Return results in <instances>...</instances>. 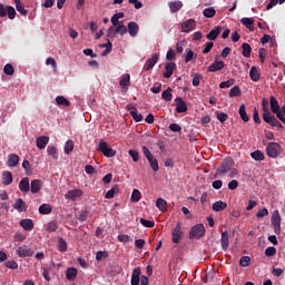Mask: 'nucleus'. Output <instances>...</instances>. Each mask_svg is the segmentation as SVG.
Segmentation results:
<instances>
[{"label":"nucleus","instance_id":"64","mask_svg":"<svg viewBox=\"0 0 285 285\" xmlns=\"http://www.w3.org/2000/svg\"><path fill=\"white\" fill-rule=\"evenodd\" d=\"M169 130H171V132H181V126H179L178 124H170L169 125Z\"/></svg>","mask_w":285,"mask_h":285},{"label":"nucleus","instance_id":"4","mask_svg":"<svg viewBox=\"0 0 285 285\" xmlns=\"http://www.w3.org/2000/svg\"><path fill=\"white\" fill-rule=\"evenodd\" d=\"M267 157H272V159H276L282 154V146L277 142H269L266 147Z\"/></svg>","mask_w":285,"mask_h":285},{"label":"nucleus","instance_id":"41","mask_svg":"<svg viewBox=\"0 0 285 285\" xmlns=\"http://www.w3.org/2000/svg\"><path fill=\"white\" fill-rule=\"evenodd\" d=\"M272 112H279V101H277L273 96L269 98Z\"/></svg>","mask_w":285,"mask_h":285},{"label":"nucleus","instance_id":"28","mask_svg":"<svg viewBox=\"0 0 285 285\" xmlns=\"http://www.w3.org/2000/svg\"><path fill=\"white\" fill-rule=\"evenodd\" d=\"M168 7L170 12L175 13V12H179V10L184 8V3L181 1L169 2Z\"/></svg>","mask_w":285,"mask_h":285},{"label":"nucleus","instance_id":"2","mask_svg":"<svg viewBox=\"0 0 285 285\" xmlns=\"http://www.w3.org/2000/svg\"><path fill=\"white\" fill-rule=\"evenodd\" d=\"M262 106H263V120L265 124H269V126H273L274 128H284L279 120L271 114V110H268V100L266 98H263L262 100Z\"/></svg>","mask_w":285,"mask_h":285},{"label":"nucleus","instance_id":"33","mask_svg":"<svg viewBox=\"0 0 285 285\" xmlns=\"http://www.w3.org/2000/svg\"><path fill=\"white\" fill-rule=\"evenodd\" d=\"M114 28H115V32H117V35H120V37H124V35L128 32V27H126L124 22H120L119 24L114 26Z\"/></svg>","mask_w":285,"mask_h":285},{"label":"nucleus","instance_id":"58","mask_svg":"<svg viewBox=\"0 0 285 285\" xmlns=\"http://www.w3.org/2000/svg\"><path fill=\"white\" fill-rule=\"evenodd\" d=\"M118 242L128 244V242H132V238L127 234H121V235H118Z\"/></svg>","mask_w":285,"mask_h":285},{"label":"nucleus","instance_id":"31","mask_svg":"<svg viewBox=\"0 0 285 285\" xmlns=\"http://www.w3.org/2000/svg\"><path fill=\"white\" fill-rule=\"evenodd\" d=\"M47 153H48L49 157H52V159H55V161H57V159H59V149H57L56 146H48Z\"/></svg>","mask_w":285,"mask_h":285},{"label":"nucleus","instance_id":"32","mask_svg":"<svg viewBox=\"0 0 285 285\" xmlns=\"http://www.w3.org/2000/svg\"><path fill=\"white\" fill-rule=\"evenodd\" d=\"M262 75L259 73V71L257 70V67H252L249 70V78L252 79V81H259Z\"/></svg>","mask_w":285,"mask_h":285},{"label":"nucleus","instance_id":"18","mask_svg":"<svg viewBox=\"0 0 285 285\" xmlns=\"http://www.w3.org/2000/svg\"><path fill=\"white\" fill-rule=\"evenodd\" d=\"M19 190H21L24 195L30 193V178L24 177L19 183Z\"/></svg>","mask_w":285,"mask_h":285},{"label":"nucleus","instance_id":"27","mask_svg":"<svg viewBox=\"0 0 285 285\" xmlns=\"http://www.w3.org/2000/svg\"><path fill=\"white\" fill-rule=\"evenodd\" d=\"M41 186H42V183L40 179L32 180L31 187H30V191L32 193V195H37V193H39V190H41Z\"/></svg>","mask_w":285,"mask_h":285},{"label":"nucleus","instance_id":"48","mask_svg":"<svg viewBox=\"0 0 285 285\" xmlns=\"http://www.w3.org/2000/svg\"><path fill=\"white\" fill-rule=\"evenodd\" d=\"M58 249L60 250V253H66V250H68V243H66V239H58Z\"/></svg>","mask_w":285,"mask_h":285},{"label":"nucleus","instance_id":"3","mask_svg":"<svg viewBox=\"0 0 285 285\" xmlns=\"http://www.w3.org/2000/svg\"><path fill=\"white\" fill-rule=\"evenodd\" d=\"M204 235H206V227H204V224H196L189 232V239H202Z\"/></svg>","mask_w":285,"mask_h":285},{"label":"nucleus","instance_id":"50","mask_svg":"<svg viewBox=\"0 0 285 285\" xmlns=\"http://www.w3.org/2000/svg\"><path fill=\"white\" fill-rule=\"evenodd\" d=\"M239 95H242V89H239V86H234L229 90V97H239Z\"/></svg>","mask_w":285,"mask_h":285},{"label":"nucleus","instance_id":"1","mask_svg":"<svg viewBox=\"0 0 285 285\" xmlns=\"http://www.w3.org/2000/svg\"><path fill=\"white\" fill-rule=\"evenodd\" d=\"M217 177H235L237 175V169L235 168V161L233 158H225L219 167L216 169Z\"/></svg>","mask_w":285,"mask_h":285},{"label":"nucleus","instance_id":"55","mask_svg":"<svg viewBox=\"0 0 285 285\" xmlns=\"http://www.w3.org/2000/svg\"><path fill=\"white\" fill-rule=\"evenodd\" d=\"M265 255H266V257H275V255H277V248H275V247H267L265 249Z\"/></svg>","mask_w":285,"mask_h":285},{"label":"nucleus","instance_id":"14","mask_svg":"<svg viewBox=\"0 0 285 285\" xmlns=\"http://www.w3.org/2000/svg\"><path fill=\"white\" fill-rule=\"evenodd\" d=\"M176 104V112H187L188 111V105H186V101L181 97H177L175 99Z\"/></svg>","mask_w":285,"mask_h":285},{"label":"nucleus","instance_id":"17","mask_svg":"<svg viewBox=\"0 0 285 285\" xmlns=\"http://www.w3.org/2000/svg\"><path fill=\"white\" fill-rule=\"evenodd\" d=\"M50 142V137L48 136H39L36 139V146L39 148V150H45L46 146Z\"/></svg>","mask_w":285,"mask_h":285},{"label":"nucleus","instance_id":"5","mask_svg":"<svg viewBox=\"0 0 285 285\" xmlns=\"http://www.w3.org/2000/svg\"><path fill=\"white\" fill-rule=\"evenodd\" d=\"M272 226L274 228V233L279 235L282 233V216H279V210H274L272 215Z\"/></svg>","mask_w":285,"mask_h":285},{"label":"nucleus","instance_id":"44","mask_svg":"<svg viewBox=\"0 0 285 285\" xmlns=\"http://www.w3.org/2000/svg\"><path fill=\"white\" fill-rule=\"evenodd\" d=\"M243 48V57H250V52H253V48L250 47V45H248V42H244L242 45Z\"/></svg>","mask_w":285,"mask_h":285},{"label":"nucleus","instance_id":"6","mask_svg":"<svg viewBox=\"0 0 285 285\" xmlns=\"http://www.w3.org/2000/svg\"><path fill=\"white\" fill-rule=\"evenodd\" d=\"M98 150L102 153L105 157H115L117 155V151L108 146V142L100 140Z\"/></svg>","mask_w":285,"mask_h":285},{"label":"nucleus","instance_id":"30","mask_svg":"<svg viewBox=\"0 0 285 285\" xmlns=\"http://www.w3.org/2000/svg\"><path fill=\"white\" fill-rule=\"evenodd\" d=\"M238 114L240 119H243V121H245V124H248V121H250V118L248 117V114H246V105H240L239 109H238Z\"/></svg>","mask_w":285,"mask_h":285},{"label":"nucleus","instance_id":"34","mask_svg":"<svg viewBox=\"0 0 285 285\" xmlns=\"http://www.w3.org/2000/svg\"><path fill=\"white\" fill-rule=\"evenodd\" d=\"M2 184L3 186H10V184H12V173L10 171L2 173Z\"/></svg>","mask_w":285,"mask_h":285},{"label":"nucleus","instance_id":"25","mask_svg":"<svg viewBox=\"0 0 285 285\" xmlns=\"http://www.w3.org/2000/svg\"><path fill=\"white\" fill-rule=\"evenodd\" d=\"M240 23L247 28V30H250L252 32L255 30L253 26L255 24L254 18H242Z\"/></svg>","mask_w":285,"mask_h":285},{"label":"nucleus","instance_id":"23","mask_svg":"<svg viewBox=\"0 0 285 285\" xmlns=\"http://www.w3.org/2000/svg\"><path fill=\"white\" fill-rule=\"evenodd\" d=\"M220 33L222 27H216L215 29L210 30L209 33H207L206 39H208V41H215Z\"/></svg>","mask_w":285,"mask_h":285},{"label":"nucleus","instance_id":"37","mask_svg":"<svg viewBox=\"0 0 285 285\" xmlns=\"http://www.w3.org/2000/svg\"><path fill=\"white\" fill-rule=\"evenodd\" d=\"M203 14L206 19H213V17H215V14H217V11L215 10L214 7H208V8L204 9Z\"/></svg>","mask_w":285,"mask_h":285},{"label":"nucleus","instance_id":"52","mask_svg":"<svg viewBox=\"0 0 285 285\" xmlns=\"http://www.w3.org/2000/svg\"><path fill=\"white\" fill-rule=\"evenodd\" d=\"M57 228H59V226L57 225V222L52 220V222H49L47 224V230L48 233H56Z\"/></svg>","mask_w":285,"mask_h":285},{"label":"nucleus","instance_id":"47","mask_svg":"<svg viewBox=\"0 0 285 285\" xmlns=\"http://www.w3.org/2000/svg\"><path fill=\"white\" fill-rule=\"evenodd\" d=\"M250 157L252 159H255V161H264V153L261 150L253 151Z\"/></svg>","mask_w":285,"mask_h":285},{"label":"nucleus","instance_id":"24","mask_svg":"<svg viewBox=\"0 0 285 285\" xmlns=\"http://www.w3.org/2000/svg\"><path fill=\"white\" fill-rule=\"evenodd\" d=\"M139 277H141V268L136 267L131 273V285H139Z\"/></svg>","mask_w":285,"mask_h":285},{"label":"nucleus","instance_id":"16","mask_svg":"<svg viewBox=\"0 0 285 285\" xmlns=\"http://www.w3.org/2000/svg\"><path fill=\"white\" fill-rule=\"evenodd\" d=\"M12 208L18 210V213H26L28 210V206L26 205V202H23V198H17Z\"/></svg>","mask_w":285,"mask_h":285},{"label":"nucleus","instance_id":"8","mask_svg":"<svg viewBox=\"0 0 285 285\" xmlns=\"http://www.w3.org/2000/svg\"><path fill=\"white\" fill-rule=\"evenodd\" d=\"M157 61H159V53H153V56L146 60L142 70L146 72H148V70H153Z\"/></svg>","mask_w":285,"mask_h":285},{"label":"nucleus","instance_id":"10","mask_svg":"<svg viewBox=\"0 0 285 285\" xmlns=\"http://www.w3.org/2000/svg\"><path fill=\"white\" fill-rule=\"evenodd\" d=\"M195 26H197V22L195 19L190 18L187 21L180 23L181 32H193V30H195Z\"/></svg>","mask_w":285,"mask_h":285},{"label":"nucleus","instance_id":"21","mask_svg":"<svg viewBox=\"0 0 285 285\" xmlns=\"http://www.w3.org/2000/svg\"><path fill=\"white\" fill-rule=\"evenodd\" d=\"M19 225L21 226V228H23V230H28V232L35 228V223L30 218L21 219Z\"/></svg>","mask_w":285,"mask_h":285},{"label":"nucleus","instance_id":"54","mask_svg":"<svg viewBox=\"0 0 285 285\" xmlns=\"http://www.w3.org/2000/svg\"><path fill=\"white\" fill-rule=\"evenodd\" d=\"M216 117L218 119V121H220V124H226V121L228 120V115L225 112H216Z\"/></svg>","mask_w":285,"mask_h":285},{"label":"nucleus","instance_id":"43","mask_svg":"<svg viewBox=\"0 0 285 285\" xmlns=\"http://www.w3.org/2000/svg\"><path fill=\"white\" fill-rule=\"evenodd\" d=\"M161 98L165 101H173V88L168 87L165 91H163Z\"/></svg>","mask_w":285,"mask_h":285},{"label":"nucleus","instance_id":"42","mask_svg":"<svg viewBox=\"0 0 285 285\" xmlns=\"http://www.w3.org/2000/svg\"><path fill=\"white\" fill-rule=\"evenodd\" d=\"M39 213L40 215H50V213H52V206L49 204H42L39 207Z\"/></svg>","mask_w":285,"mask_h":285},{"label":"nucleus","instance_id":"29","mask_svg":"<svg viewBox=\"0 0 285 285\" xmlns=\"http://www.w3.org/2000/svg\"><path fill=\"white\" fill-rule=\"evenodd\" d=\"M66 278L69 282H75L77 279V268L75 267L67 268Z\"/></svg>","mask_w":285,"mask_h":285},{"label":"nucleus","instance_id":"60","mask_svg":"<svg viewBox=\"0 0 285 285\" xmlns=\"http://www.w3.org/2000/svg\"><path fill=\"white\" fill-rule=\"evenodd\" d=\"M139 199H141V191H139V189H134L131 194V200L139 202Z\"/></svg>","mask_w":285,"mask_h":285},{"label":"nucleus","instance_id":"26","mask_svg":"<svg viewBox=\"0 0 285 285\" xmlns=\"http://www.w3.org/2000/svg\"><path fill=\"white\" fill-rule=\"evenodd\" d=\"M81 195H83L81 189H71L65 195V197L66 199H77V197H81Z\"/></svg>","mask_w":285,"mask_h":285},{"label":"nucleus","instance_id":"12","mask_svg":"<svg viewBox=\"0 0 285 285\" xmlns=\"http://www.w3.org/2000/svg\"><path fill=\"white\" fill-rule=\"evenodd\" d=\"M17 255L18 257H32V255H35V252L31 248H28V246L23 245L18 247Z\"/></svg>","mask_w":285,"mask_h":285},{"label":"nucleus","instance_id":"15","mask_svg":"<svg viewBox=\"0 0 285 285\" xmlns=\"http://www.w3.org/2000/svg\"><path fill=\"white\" fill-rule=\"evenodd\" d=\"M127 32H129V36L135 38L139 35V24L135 21H130L127 24Z\"/></svg>","mask_w":285,"mask_h":285},{"label":"nucleus","instance_id":"49","mask_svg":"<svg viewBox=\"0 0 285 285\" xmlns=\"http://www.w3.org/2000/svg\"><path fill=\"white\" fill-rule=\"evenodd\" d=\"M7 14H8V19H14V17H17V10L14 9V7L12 6H7Z\"/></svg>","mask_w":285,"mask_h":285},{"label":"nucleus","instance_id":"46","mask_svg":"<svg viewBox=\"0 0 285 285\" xmlns=\"http://www.w3.org/2000/svg\"><path fill=\"white\" fill-rule=\"evenodd\" d=\"M167 206H168V203L164 198H158L156 200V207L158 208V210H161L164 213Z\"/></svg>","mask_w":285,"mask_h":285},{"label":"nucleus","instance_id":"57","mask_svg":"<svg viewBox=\"0 0 285 285\" xmlns=\"http://www.w3.org/2000/svg\"><path fill=\"white\" fill-rule=\"evenodd\" d=\"M239 264L240 266H243V268L248 267V265L250 264V256L240 257Z\"/></svg>","mask_w":285,"mask_h":285},{"label":"nucleus","instance_id":"62","mask_svg":"<svg viewBox=\"0 0 285 285\" xmlns=\"http://www.w3.org/2000/svg\"><path fill=\"white\" fill-rule=\"evenodd\" d=\"M235 83V79H229L227 81H223L219 83V88L224 89V88H230V86H233Z\"/></svg>","mask_w":285,"mask_h":285},{"label":"nucleus","instance_id":"45","mask_svg":"<svg viewBox=\"0 0 285 285\" xmlns=\"http://www.w3.org/2000/svg\"><path fill=\"white\" fill-rule=\"evenodd\" d=\"M63 150L66 155H70V153L75 150V142L72 140H67Z\"/></svg>","mask_w":285,"mask_h":285},{"label":"nucleus","instance_id":"13","mask_svg":"<svg viewBox=\"0 0 285 285\" xmlns=\"http://www.w3.org/2000/svg\"><path fill=\"white\" fill-rule=\"evenodd\" d=\"M165 72H164V78L165 79H170L173 77V72H175V70H177V63L175 62H167L165 65Z\"/></svg>","mask_w":285,"mask_h":285},{"label":"nucleus","instance_id":"39","mask_svg":"<svg viewBox=\"0 0 285 285\" xmlns=\"http://www.w3.org/2000/svg\"><path fill=\"white\" fill-rule=\"evenodd\" d=\"M118 193H119V185H116L106 193L105 199H112L115 195H117Z\"/></svg>","mask_w":285,"mask_h":285},{"label":"nucleus","instance_id":"61","mask_svg":"<svg viewBox=\"0 0 285 285\" xmlns=\"http://www.w3.org/2000/svg\"><path fill=\"white\" fill-rule=\"evenodd\" d=\"M200 82H202V73H195L191 81L193 86L197 88V86H199Z\"/></svg>","mask_w":285,"mask_h":285},{"label":"nucleus","instance_id":"63","mask_svg":"<svg viewBox=\"0 0 285 285\" xmlns=\"http://www.w3.org/2000/svg\"><path fill=\"white\" fill-rule=\"evenodd\" d=\"M256 217L258 219H262L264 217H268V210L266 208H263L256 213Z\"/></svg>","mask_w":285,"mask_h":285},{"label":"nucleus","instance_id":"20","mask_svg":"<svg viewBox=\"0 0 285 285\" xmlns=\"http://www.w3.org/2000/svg\"><path fill=\"white\" fill-rule=\"evenodd\" d=\"M226 65L224 63V61L222 60H216L214 61L209 67H208V71L209 72H219V70H224V67Z\"/></svg>","mask_w":285,"mask_h":285},{"label":"nucleus","instance_id":"51","mask_svg":"<svg viewBox=\"0 0 285 285\" xmlns=\"http://www.w3.org/2000/svg\"><path fill=\"white\" fill-rule=\"evenodd\" d=\"M4 75H8L9 77H12L14 75V67H12L11 63H7L3 69Z\"/></svg>","mask_w":285,"mask_h":285},{"label":"nucleus","instance_id":"19","mask_svg":"<svg viewBox=\"0 0 285 285\" xmlns=\"http://www.w3.org/2000/svg\"><path fill=\"white\" fill-rule=\"evenodd\" d=\"M19 161H20L19 155L10 154L8 156L7 166L9 168H14L16 166H19Z\"/></svg>","mask_w":285,"mask_h":285},{"label":"nucleus","instance_id":"35","mask_svg":"<svg viewBox=\"0 0 285 285\" xmlns=\"http://www.w3.org/2000/svg\"><path fill=\"white\" fill-rule=\"evenodd\" d=\"M220 244L223 250H228V230L222 233Z\"/></svg>","mask_w":285,"mask_h":285},{"label":"nucleus","instance_id":"9","mask_svg":"<svg viewBox=\"0 0 285 285\" xmlns=\"http://www.w3.org/2000/svg\"><path fill=\"white\" fill-rule=\"evenodd\" d=\"M181 235H184V233L181 232V224L178 223L176 224L175 228L171 232V242L174 244H179V240L181 239Z\"/></svg>","mask_w":285,"mask_h":285},{"label":"nucleus","instance_id":"22","mask_svg":"<svg viewBox=\"0 0 285 285\" xmlns=\"http://www.w3.org/2000/svg\"><path fill=\"white\" fill-rule=\"evenodd\" d=\"M226 208H228V204L223 200H217L212 206V210L215 213H222V210H226Z\"/></svg>","mask_w":285,"mask_h":285},{"label":"nucleus","instance_id":"38","mask_svg":"<svg viewBox=\"0 0 285 285\" xmlns=\"http://www.w3.org/2000/svg\"><path fill=\"white\" fill-rule=\"evenodd\" d=\"M56 104L57 106H65V108H68L70 106V100L63 96L56 97Z\"/></svg>","mask_w":285,"mask_h":285},{"label":"nucleus","instance_id":"59","mask_svg":"<svg viewBox=\"0 0 285 285\" xmlns=\"http://www.w3.org/2000/svg\"><path fill=\"white\" fill-rule=\"evenodd\" d=\"M128 154L131 157L132 161L135 163L139 161V151L135 149H129Z\"/></svg>","mask_w":285,"mask_h":285},{"label":"nucleus","instance_id":"11","mask_svg":"<svg viewBox=\"0 0 285 285\" xmlns=\"http://www.w3.org/2000/svg\"><path fill=\"white\" fill-rule=\"evenodd\" d=\"M119 86L121 87L122 95H126L128 92V87L130 86V73H125L121 77Z\"/></svg>","mask_w":285,"mask_h":285},{"label":"nucleus","instance_id":"40","mask_svg":"<svg viewBox=\"0 0 285 285\" xmlns=\"http://www.w3.org/2000/svg\"><path fill=\"white\" fill-rule=\"evenodd\" d=\"M125 14L124 12H118L111 17V24L112 26H119V23H124V21H119V19H124Z\"/></svg>","mask_w":285,"mask_h":285},{"label":"nucleus","instance_id":"7","mask_svg":"<svg viewBox=\"0 0 285 285\" xmlns=\"http://www.w3.org/2000/svg\"><path fill=\"white\" fill-rule=\"evenodd\" d=\"M126 110H128L129 115L132 117L134 121L139 124V121H144V116L139 114V111L136 109L132 105H127Z\"/></svg>","mask_w":285,"mask_h":285},{"label":"nucleus","instance_id":"36","mask_svg":"<svg viewBox=\"0 0 285 285\" xmlns=\"http://www.w3.org/2000/svg\"><path fill=\"white\" fill-rule=\"evenodd\" d=\"M147 161L149 163V166L154 170V173H157V170H159V161H157V158H155V156L147 158Z\"/></svg>","mask_w":285,"mask_h":285},{"label":"nucleus","instance_id":"53","mask_svg":"<svg viewBox=\"0 0 285 285\" xmlns=\"http://www.w3.org/2000/svg\"><path fill=\"white\" fill-rule=\"evenodd\" d=\"M140 224L145 226V228H155V223L146 218H140Z\"/></svg>","mask_w":285,"mask_h":285},{"label":"nucleus","instance_id":"56","mask_svg":"<svg viewBox=\"0 0 285 285\" xmlns=\"http://www.w3.org/2000/svg\"><path fill=\"white\" fill-rule=\"evenodd\" d=\"M16 10L22 16V17H28V10H26V7L21 4H16Z\"/></svg>","mask_w":285,"mask_h":285}]
</instances>
